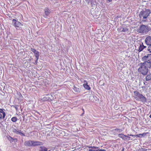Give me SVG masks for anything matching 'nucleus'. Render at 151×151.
Returning a JSON list of instances; mask_svg holds the SVG:
<instances>
[{
    "label": "nucleus",
    "instance_id": "f257e3e1",
    "mask_svg": "<svg viewBox=\"0 0 151 151\" xmlns=\"http://www.w3.org/2000/svg\"><path fill=\"white\" fill-rule=\"evenodd\" d=\"M134 93L133 97L136 100L143 103L147 102V99L142 94L137 91H134Z\"/></svg>",
    "mask_w": 151,
    "mask_h": 151
},
{
    "label": "nucleus",
    "instance_id": "4be33fe9",
    "mask_svg": "<svg viewBox=\"0 0 151 151\" xmlns=\"http://www.w3.org/2000/svg\"><path fill=\"white\" fill-rule=\"evenodd\" d=\"M17 119L16 117H14L12 118L11 120L13 122H15L17 121Z\"/></svg>",
    "mask_w": 151,
    "mask_h": 151
},
{
    "label": "nucleus",
    "instance_id": "f704fd0d",
    "mask_svg": "<svg viewBox=\"0 0 151 151\" xmlns=\"http://www.w3.org/2000/svg\"><path fill=\"white\" fill-rule=\"evenodd\" d=\"M149 117L150 118H151V114L150 115Z\"/></svg>",
    "mask_w": 151,
    "mask_h": 151
},
{
    "label": "nucleus",
    "instance_id": "a211bd4d",
    "mask_svg": "<svg viewBox=\"0 0 151 151\" xmlns=\"http://www.w3.org/2000/svg\"><path fill=\"white\" fill-rule=\"evenodd\" d=\"M51 150H48L47 148L44 146H41L40 147V151H50Z\"/></svg>",
    "mask_w": 151,
    "mask_h": 151
},
{
    "label": "nucleus",
    "instance_id": "7ed1b4c3",
    "mask_svg": "<svg viewBox=\"0 0 151 151\" xmlns=\"http://www.w3.org/2000/svg\"><path fill=\"white\" fill-rule=\"evenodd\" d=\"M150 13L151 12L150 10L146 9L140 12L139 16L140 18L142 17V20L143 21L146 22V19L149 16Z\"/></svg>",
    "mask_w": 151,
    "mask_h": 151
},
{
    "label": "nucleus",
    "instance_id": "0eeeda50",
    "mask_svg": "<svg viewBox=\"0 0 151 151\" xmlns=\"http://www.w3.org/2000/svg\"><path fill=\"white\" fill-rule=\"evenodd\" d=\"M13 132L17 134H19L21 136H25L24 134L20 130L17 129L15 128H13L12 130Z\"/></svg>",
    "mask_w": 151,
    "mask_h": 151
},
{
    "label": "nucleus",
    "instance_id": "f03ea898",
    "mask_svg": "<svg viewBox=\"0 0 151 151\" xmlns=\"http://www.w3.org/2000/svg\"><path fill=\"white\" fill-rule=\"evenodd\" d=\"M150 30V27L144 25H142L139 26L137 30V32L144 34H147Z\"/></svg>",
    "mask_w": 151,
    "mask_h": 151
},
{
    "label": "nucleus",
    "instance_id": "72a5a7b5",
    "mask_svg": "<svg viewBox=\"0 0 151 151\" xmlns=\"http://www.w3.org/2000/svg\"><path fill=\"white\" fill-rule=\"evenodd\" d=\"M124 151V148H123L122 150V151Z\"/></svg>",
    "mask_w": 151,
    "mask_h": 151
},
{
    "label": "nucleus",
    "instance_id": "2eb2a0df",
    "mask_svg": "<svg viewBox=\"0 0 151 151\" xmlns=\"http://www.w3.org/2000/svg\"><path fill=\"white\" fill-rule=\"evenodd\" d=\"M83 86L86 89L88 90H89L91 88L88 85V83L87 82L85 81L84 82Z\"/></svg>",
    "mask_w": 151,
    "mask_h": 151
},
{
    "label": "nucleus",
    "instance_id": "a878e982",
    "mask_svg": "<svg viewBox=\"0 0 151 151\" xmlns=\"http://www.w3.org/2000/svg\"><path fill=\"white\" fill-rule=\"evenodd\" d=\"M32 147H35V140H32Z\"/></svg>",
    "mask_w": 151,
    "mask_h": 151
},
{
    "label": "nucleus",
    "instance_id": "e433bc0d",
    "mask_svg": "<svg viewBox=\"0 0 151 151\" xmlns=\"http://www.w3.org/2000/svg\"><path fill=\"white\" fill-rule=\"evenodd\" d=\"M139 135H142V134H139Z\"/></svg>",
    "mask_w": 151,
    "mask_h": 151
},
{
    "label": "nucleus",
    "instance_id": "2f4dec72",
    "mask_svg": "<svg viewBox=\"0 0 151 151\" xmlns=\"http://www.w3.org/2000/svg\"><path fill=\"white\" fill-rule=\"evenodd\" d=\"M142 151H146L147 150L145 149L144 148H142Z\"/></svg>",
    "mask_w": 151,
    "mask_h": 151
},
{
    "label": "nucleus",
    "instance_id": "c756f323",
    "mask_svg": "<svg viewBox=\"0 0 151 151\" xmlns=\"http://www.w3.org/2000/svg\"><path fill=\"white\" fill-rule=\"evenodd\" d=\"M2 116H3V115H2V113H0V118L1 119L2 118Z\"/></svg>",
    "mask_w": 151,
    "mask_h": 151
},
{
    "label": "nucleus",
    "instance_id": "9d476101",
    "mask_svg": "<svg viewBox=\"0 0 151 151\" xmlns=\"http://www.w3.org/2000/svg\"><path fill=\"white\" fill-rule=\"evenodd\" d=\"M31 51L34 52L35 54V56L36 59V60L37 61L39 59V52L37 51L34 48H31Z\"/></svg>",
    "mask_w": 151,
    "mask_h": 151
},
{
    "label": "nucleus",
    "instance_id": "f8f14e48",
    "mask_svg": "<svg viewBox=\"0 0 151 151\" xmlns=\"http://www.w3.org/2000/svg\"><path fill=\"white\" fill-rule=\"evenodd\" d=\"M145 43L148 45H151V37L148 36L147 37L145 40Z\"/></svg>",
    "mask_w": 151,
    "mask_h": 151
},
{
    "label": "nucleus",
    "instance_id": "ddd939ff",
    "mask_svg": "<svg viewBox=\"0 0 151 151\" xmlns=\"http://www.w3.org/2000/svg\"><path fill=\"white\" fill-rule=\"evenodd\" d=\"M32 143V140H27L25 141L24 142V145L25 146L27 147H31Z\"/></svg>",
    "mask_w": 151,
    "mask_h": 151
},
{
    "label": "nucleus",
    "instance_id": "4468645a",
    "mask_svg": "<svg viewBox=\"0 0 151 151\" xmlns=\"http://www.w3.org/2000/svg\"><path fill=\"white\" fill-rule=\"evenodd\" d=\"M146 47V46H144L143 43L142 42V43H141L139 45L138 49V51L139 52L142 51L144 48Z\"/></svg>",
    "mask_w": 151,
    "mask_h": 151
},
{
    "label": "nucleus",
    "instance_id": "412c9836",
    "mask_svg": "<svg viewBox=\"0 0 151 151\" xmlns=\"http://www.w3.org/2000/svg\"><path fill=\"white\" fill-rule=\"evenodd\" d=\"M0 113H2L3 115L2 118L4 119L5 116V113L4 112L3 110L2 109H0Z\"/></svg>",
    "mask_w": 151,
    "mask_h": 151
},
{
    "label": "nucleus",
    "instance_id": "20e7f679",
    "mask_svg": "<svg viewBox=\"0 0 151 151\" xmlns=\"http://www.w3.org/2000/svg\"><path fill=\"white\" fill-rule=\"evenodd\" d=\"M139 66L138 69V71L143 75H146L149 71L148 68L141 63Z\"/></svg>",
    "mask_w": 151,
    "mask_h": 151
},
{
    "label": "nucleus",
    "instance_id": "6ab92c4d",
    "mask_svg": "<svg viewBox=\"0 0 151 151\" xmlns=\"http://www.w3.org/2000/svg\"><path fill=\"white\" fill-rule=\"evenodd\" d=\"M73 89L75 92H80L81 91V89L78 88H77L74 86H73Z\"/></svg>",
    "mask_w": 151,
    "mask_h": 151
},
{
    "label": "nucleus",
    "instance_id": "39448f33",
    "mask_svg": "<svg viewBox=\"0 0 151 151\" xmlns=\"http://www.w3.org/2000/svg\"><path fill=\"white\" fill-rule=\"evenodd\" d=\"M12 23L13 25L17 29L19 30H22L23 24L20 22L15 19H13L12 20Z\"/></svg>",
    "mask_w": 151,
    "mask_h": 151
},
{
    "label": "nucleus",
    "instance_id": "aec40b11",
    "mask_svg": "<svg viewBox=\"0 0 151 151\" xmlns=\"http://www.w3.org/2000/svg\"><path fill=\"white\" fill-rule=\"evenodd\" d=\"M146 81H151V74H148L147 75L145 78Z\"/></svg>",
    "mask_w": 151,
    "mask_h": 151
},
{
    "label": "nucleus",
    "instance_id": "f3484780",
    "mask_svg": "<svg viewBox=\"0 0 151 151\" xmlns=\"http://www.w3.org/2000/svg\"><path fill=\"white\" fill-rule=\"evenodd\" d=\"M126 135L122 134H119L118 135V137L122 138L125 141H126Z\"/></svg>",
    "mask_w": 151,
    "mask_h": 151
},
{
    "label": "nucleus",
    "instance_id": "c9c22d12",
    "mask_svg": "<svg viewBox=\"0 0 151 151\" xmlns=\"http://www.w3.org/2000/svg\"><path fill=\"white\" fill-rule=\"evenodd\" d=\"M16 108V109H17V108H16H16Z\"/></svg>",
    "mask_w": 151,
    "mask_h": 151
},
{
    "label": "nucleus",
    "instance_id": "393cba45",
    "mask_svg": "<svg viewBox=\"0 0 151 151\" xmlns=\"http://www.w3.org/2000/svg\"><path fill=\"white\" fill-rule=\"evenodd\" d=\"M149 46L148 47V50L150 51V52L151 53V45Z\"/></svg>",
    "mask_w": 151,
    "mask_h": 151
},
{
    "label": "nucleus",
    "instance_id": "bb28decb",
    "mask_svg": "<svg viewBox=\"0 0 151 151\" xmlns=\"http://www.w3.org/2000/svg\"><path fill=\"white\" fill-rule=\"evenodd\" d=\"M12 142H13V141L17 142V139L16 138H14V139L12 138Z\"/></svg>",
    "mask_w": 151,
    "mask_h": 151
},
{
    "label": "nucleus",
    "instance_id": "dca6fc26",
    "mask_svg": "<svg viewBox=\"0 0 151 151\" xmlns=\"http://www.w3.org/2000/svg\"><path fill=\"white\" fill-rule=\"evenodd\" d=\"M43 144L42 142L37 141H35V147L37 146L42 145Z\"/></svg>",
    "mask_w": 151,
    "mask_h": 151
},
{
    "label": "nucleus",
    "instance_id": "cd10ccee",
    "mask_svg": "<svg viewBox=\"0 0 151 151\" xmlns=\"http://www.w3.org/2000/svg\"><path fill=\"white\" fill-rule=\"evenodd\" d=\"M126 141L127 140L128 141V140H130V137L126 136Z\"/></svg>",
    "mask_w": 151,
    "mask_h": 151
},
{
    "label": "nucleus",
    "instance_id": "1a4fd4ad",
    "mask_svg": "<svg viewBox=\"0 0 151 151\" xmlns=\"http://www.w3.org/2000/svg\"><path fill=\"white\" fill-rule=\"evenodd\" d=\"M44 12L45 15H43L44 17L46 18L47 17L49 16V15L51 13V11L48 8H45L44 9Z\"/></svg>",
    "mask_w": 151,
    "mask_h": 151
},
{
    "label": "nucleus",
    "instance_id": "423d86ee",
    "mask_svg": "<svg viewBox=\"0 0 151 151\" xmlns=\"http://www.w3.org/2000/svg\"><path fill=\"white\" fill-rule=\"evenodd\" d=\"M89 149L87 151H105L104 149H99V147L94 146H88Z\"/></svg>",
    "mask_w": 151,
    "mask_h": 151
},
{
    "label": "nucleus",
    "instance_id": "6e6552de",
    "mask_svg": "<svg viewBox=\"0 0 151 151\" xmlns=\"http://www.w3.org/2000/svg\"><path fill=\"white\" fill-rule=\"evenodd\" d=\"M142 60L151 61V54H149L144 56L142 58Z\"/></svg>",
    "mask_w": 151,
    "mask_h": 151
},
{
    "label": "nucleus",
    "instance_id": "7c9ffc66",
    "mask_svg": "<svg viewBox=\"0 0 151 151\" xmlns=\"http://www.w3.org/2000/svg\"><path fill=\"white\" fill-rule=\"evenodd\" d=\"M128 135L132 136V137H134V136H136L135 135H133V134H129V135L128 134Z\"/></svg>",
    "mask_w": 151,
    "mask_h": 151
},
{
    "label": "nucleus",
    "instance_id": "b1692460",
    "mask_svg": "<svg viewBox=\"0 0 151 151\" xmlns=\"http://www.w3.org/2000/svg\"><path fill=\"white\" fill-rule=\"evenodd\" d=\"M115 130L116 131L119 132H121L122 131V130L120 129H116Z\"/></svg>",
    "mask_w": 151,
    "mask_h": 151
},
{
    "label": "nucleus",
    "instance_id": "5701e85b",
    "mask_svg": "<svg viewBox=\"0 0 151 151\" xmlns=\"http://www.w3.org/2000/svg\"><path fill=\"white\" fill-rule=\"evenodd\" d=\"M128 30V29L127 28L125 27V28H123L122 30V32H127Z\"/></svg>",
    "mask_w": 151,
    "mask_h": 151
},
{
    "label": "nucleus",
    "instance_id": "473e14b6",
    "mask_svg": "<svg viewBox=\"0 0 151 151\" xmlns=\"http://www.w3.org/2000/svg\"><path fill=\"white\" fill-rule=\"evenodd\" d=\"M112 0H108V1L109 2H110L112 1Z\"/></svg>",
    "mask_w": 151,
    "mask_h": 151
},
{
    "label": "nucleus",
    "instance_id": "9b49d317",
    "mask_svg": "<svg viewBox=\"0 0 151 151\" xmlns=\"http://www.w3.org/2000/svg\"><path fill=\"white\" fill-rule=\"evenodd\" d=\"M143 63H141L142 64L145 65L146 67L148 68H150L151 67V61H143Z\"/></svg>",
    "mask_w": 151,
    "mask_h": 151
},
{
    "label": "nucleus",
    "instance_id": "c85d7f7f",
    "mask_svg": "<svg viewBox=\"0 0 151 151\" xmlns=\"http://www.w3.org/2000/svg\"><path fill=\"white\" fill-rule=\"evenodd\" d=\"M8 139L9 140L12 141V137H11L10 136H9L8 137Z\"/></svg>",
    "mask_w": 151,
    "mask_h": 151
}]
</instances>
